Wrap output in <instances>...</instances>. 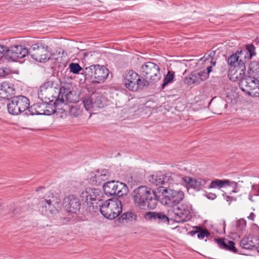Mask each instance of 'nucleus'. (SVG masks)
I'll use <instances>...</instances> for the list:
<instances>
[{"label": "nucleus", "mask_w": 259, "mask_h": 259, "mask_svg": "<svg viewBox=\"0 0 259 259\" xmlns=\"http://www.w3.org/2000/svg\"><path fill=\"white\" fill-rule=\"evenodd\" d=\"M52 82L48 81L40 87L38 93L40 100L57 104L63 103L65 101L72 102L71 98L72 92L69 89L64 87H56L53 85Z\"/></svg>", "instance_id": "1"}, {"label": "nucleus", "mask_w": 259, "mask_h": 259, "mask_svg": "<svg viewBox=\"0 0 259 259\" xmlns=\"http://www.w3.org/2000/svg\"><path fill=\"white\" fill-rule=\"evenodd\" d=\"M136 206L145 210L156 208L158 200L154 192L146 186H140L135 189L132 194Z\"/></svg>", "instance_id": "2"}, {"label": "nucleus", "mask_w": 259, "mask_h": 259, "mask_svg": "<svg viewBox=\"0 0 259 259\" xmlns=\"http://www.w3.org/2000/svg\"><path fill=\"white\" fill-rule=\"evenodd\" d=\"M80 197L87 203V211L90 213L98 212V208L104 202L103 193L99 189L88 188L83 191Z\"/></svg>", "instance_id": "3"}, {"label": "nucleus", "mask_w": 259, "mask_h": 259, "mask_svg": "<svg viewBox=\"0 0 259 259\" xmlns=\"http://www.w3.org/2000/svg\"><path fill=\"white\" fill-rule=\"evenodd\" d=\"M121 201L117 198H111L104 201L98 208V212L109 220H113L122 212Z\"/></svg>", "instance_id": "4"}, {"label": "nucleus", "mask_w": 259, "mask_h": 259, "mask_svg": "<svg viewBox=\"0 0 259 259\" xmlns=\"http://www.w3.org/2000/svg\"><path fill=\"white\" fill-rule=\"evenodd\" d=\"M85 79L93 83L103 82L109 75V70L104 66L93 65L83 70Z\"/></svg>", "instance_id": "5"}, {"label": "nucleus", "mask_w": 259, "mask_h": 259, "mask_svg": "<svg viewBox=\"0 0 259 259\" xmlns=\"http://www.w3.org/2000/svg\"><path fill=\"white\" fill-rule=\"evenodd\" d=\"M243 75L239 79V87L243 92L253 97H259V78L255 76H248L244 77Z\"/></svg>", "instance_id": "6"}, {"label": "nucleus", "mask_w": 259, "mask_h": 259, "mask_svg": "<svg viewBox=\"0 0 259 259\" xmlns=\"http://www.w3.org/2000/svg\"><path fill=\"white\" fill-rule=\"evenodd\" d=\"M247 52L245 51H237L235 54L231 55L228 59V63L231 66L236 68L233 73L234 78H240L245 74L246 67L245 63L241 60L242 56L245 59Z\"/></svg>", "instance_id": "7"}, {"label": "nucleus", "mask_w": 259, "mask_h": 259, "mask_svg": "<svg viewBox=\"0 0 259 259\" xmlns=\"http://www.w3.org/2000/svg\"><path fill=\"white\" fill-rule=\"evenodd\" d=\"M30 105L29 100L25 96H14L11 98V102L7 104L9 113L16 115L24 111Z\"/></svg>", "instance_id": "8"}, {"label": "nucleus", "mask_w": 259, "mask_h": 259, "mask_svg": "<svg viewBox=\"0 0 259 259\" xmlns=\"http://www.w3.org/2000/svg\"><path fill=\"white\" fill-rule=\"evenodd\" d=\"M28 54L36 61L45 62L51 58L49 47L42 43H37L32 45L29 49Z\"/></svg>", "instance_id": "9"}, {"label": "nucleus", "mask_w": 259, "mask_h": 259, "mask_svg": "<svg viewBox=\"0 0 259 259\" xmlns=\"http://www.w3.org/2000/svg\"><path fill=\"white\" fill-rule=\"evenodd\" d=\"M174 220L178 223L187 222L192 218V205L188 203H184L172 208Z\"/></svg>", "instance_id": "10"}, {"label": "nucleus", "mask_w": 259, "mask_h": 259, "mask_svg": "<svg viewBox=\"0 0 259 259\" xmlns=\"http://www.w3.org/2000/svg\"><path fill=\"white\" fill-rule=\"evenodd\" d=\"M168 187L162 186L159 188V192L164 196L165 203L174 206L180 204L184 198V194L182 191H175Z\"/></svg>", "instance_id": "11"}, {"label": "nucleus", "mask_w": 259, "mask_h": 259, "mask_svg": "<svg viewBox=\"0 0 259 259\" xmlns=\"http://www.w3.org/2000/svg\"><path fill=\"white\" fill-rule=\"evenodd\" d=\"M160 68L156 64L148 62L141 67V74L146 79L149 78L152 82H157L160 78Z\"/></svg>", "instance_id": "12"}, {"label": "nucleus", "mask_w": 259, "mask_h": 259, "mask_svg": "<svg viewBox=\"0 0 259 259\" xmlns=\"http://www.w3.org/2000/svg\"><path fill=\"white\" fill-rule=\"evenodd\" d=\"M60 204V201H58L54 197L51 199H43L39 203V208L42 214L52 217L58 213L57 207Z\"/></svg>", "instance_id": "13"}, {"label": "nucleus", "mask_w": 259, "mask_h": 259, "mask_svg": "<svg viewBox=\"0 0 259 259\" xmlns=\"http://www.w3.org/2000/svg\"><path fill=\"white\" fill-rule=\"evenodd\" d=\"M28 53L29 50L22 45L13 46L9 48L6 47V59L8 61H16L26 56Z\"/></svg>", "instance_id": "14"}, {"label": "nucleus", "mask_w": 259, "mask_h": 259, "mask_svg": "<svg viewBox=\"0 0 259 259\" xmlns=\"http://www.w3.org/2000/svg\"><path fill=\"white\" fill-rule=\"evenodd\" d=\"M83 103L87 110L94 108H103L104 103L102 95L101 93H93L90 97L83 99Z\"/></svg>", "instance_id": "15"}, {"label": "nucleus", "mask_w": 259, "mask_h": 259, "mask_svg": "<svg viewBox=\"0 0 259 259\" xmlns=\"http://www.w3.org/2000/svg\"><path fill=\"white\" fill-rule=\"evenodd\" d=\"M149 182L156 186L163 185L164 187L170 186L174 182V179L169 174H164L159 172L150 176L149 178Z\"/></svg>", "instance_id": "16"}, {"label": "nucleus", "mask_w": 259, "mask_h": 259, "mask_svg": "<svg viewBox=\"0 0 259 259\" xmlns=\"http://www.w3.org/2000/svg\"><path fill=\"white\" fill-rule=\"evenodd\" d=\"M208 78L207 73H205V70H195L191 73L189 76L185 77L184 81L186 84L190 85L194 84L198 85L204 80Z\"/></svg>", "instance_id": "17"}, {"label": "nucleus", "mask_w": 259, "mask_h": 259, "mask_svg": "<svg viewBox=\"0 0 259 259\" xmlns=\"http://www.w3.org/2000/svg\"><path fill=\"white\" fill-rule=\"evenodd\" d=\"M41 102H38L35 104V107H37V111L39 115H50L56 112V107L59 105L56 103H52L47 101L40 100Z\"/></svg>", "instance_id": "18"}, {"label": "nucleus", "mask_w": 259, "mask_h": 259, "mask_svg": "<svg viewBox=\"0 0 259 259\" xmlns=\"http://www.w3.org/2000/svg\"><path fill=\"white\" fill-rule=\"evenodd\" d=\"M63 203L66 210L73 213H76L79 210L81 205L79 199L72 195L65 198Z\"/></svg>", "instance_id": "19"}, {"label": "nucleus", "mask_w": 259, "mask_h": 259, "mask_svg": "<svg viewBox=\"0 0 259 259\" xmlns=\"http://www.w3.org/2000/svg\"><path fill=\"white\" fill-rule=\"evenodd\" d=\"M240 246L245 249H252L255 248L258 250L259 248V237L252 236L243 237L240 242Z\"/></svg>", "instance_id": "20"}, {"label": "nucleus", "mask_w": 259, "mask_h": 259, "mask_svg": "<svg viewBox=\"0 0 259 259\" xmlns=\"http://www.w3.org/2000/svg\"><path fill=\"white\" fill-rule=\"evenodd\" d=\"M139 74L133 70H129L125 74L124 82L125 87L130 91H134Z\"/></svg>", "instance_id": "21"}, {"label": "nucleus", "mask_w": 259, "mask_h": 259, "mask_svg": "<svg viewBox=\"0 0 259 259\" xmlns=\"http://www.w3.org/2000/svg\"><path fill=\"white\" fill-rule=\"evenodd\" d=\"M15 89L13 85L7 82H3L0 84V98L3 99H11L12 96L15 94Z\"/></svg>", "instance_id": "22"}, {"label": "nucleus", "mask_w": 259, "mask_h": 259, "mask_svg": "<svg viewBox=\"0 0 259 259\" xmlns=\"http://www.w3.org/2000/svg\"><path fill=\"white\" fill-rule=\"evenodd\" d=\"M214 241L221 249L228 250L234 253L237 252V249L235 246V243L233 241L229 240L225 238H214Z\"/></svg>", "instance_id": "23"}, {"label": "nucleus", "mask_w": 259, "mask_h": 259, "mask_svg": "<svg viewBox=\"0 0 259 259\" xmlns=\"http://www.w3.org/2000/svg\"><path fill=\"white\" fill-rule=\"evenodd\" d=\"M231 183L233 185L234 187V189L232 191V192L233 193L237 192L238 191L237 188V183L234 182H231L228 180L215 179L211 181L208 186V188L213 189L218 188L220 189L226 185H230Z\"/></svg>", "instance_id": "24"}, {"label": "nucleus", "mask_w": 259, "mask_h": 259, "mask_svg": "<svg viewBox=\"0 0 259 259\" xmlns=\"http://www.w3.org/2000/svg\"><path fill=\"white\" fill-rule=\"evenodd\" d=\"M110 177V172L106 169L97 170L91 180L93 184L100 185L103 182L107 180Z\"/></svg>", "instance_id": "25"}, {"label": "nucleus", "mask_w": 259, "mask_h": 259, "mask_svg": "<svg viewBox=\"0 0 259 259\" xmlns=\"http://www.w3.org/2000/svg\"><path fill=\"white\" fill-rule=\"evenodd\" d=\"M118 181H109L103 186V188L105 194L107 196L114 195L116 192L117 184Z\"/></svg>", "instance_id": "26"}, {"label": "nucleus", "mask_w": 259, "mask_h": 259, "mask_svg": "<svg viewBox=\"0 0 259 259\" xmlns=\"http://www.w3.org/2000/svg\"><path fill=\"white\" fill-rule=\"evenodd\" d=\"M116 191V192L114 195H116L120 197L123 195H125L128 193V188L124 183L118 181Z\"/></svg>", "instance_id": "27"}, {"label": "nucleus", "mask_w": 259, "mask_h": 259, "mask_svg": "<svg viewBox=\"0 0 259 259\" xmlns=\"http://www.w3.org/2000/svg\"><path fill=\"white\" fill-rule=\"evenodd\" d=\"M249 73L259 78V61L251 62L249 66Z\"/></svg>", "instance_id": "28"}, {"label": "nucleus", "mask_w": 259, "mask_h": 259, "mask_svg": "<svg viewBox=\"0 0 259 259\" xmlns=\"http://www.w3.org/2000/svg\"><path fill=\"white\" fill-rule=\"evenodd\" d=\"M142 77L138 76L137 80V83H136V88L134 89V92L137 91L138 90H143L145 87H148L149 85V82Z\"/></svg>", "instance_id": "29"}, {"label": "nucleus", "mask_w": 259, "mask_h": 259, "mask_svg": "<svg viewBox=\"0 0 259 259\" xmlns=\"http://www.w3.org/2000/svg\"><path fill=\"white\" fill-rule=\"evenodd\" d=\"M183 181L188 184L191 188L199 190V179H193L190 177L185 176L182 178Z\"/></svg>", "instance_id": "30"}, {"label": "nucleus", "mask_w": 259, "mask_h": 259, "mask_svg": "<svg viewBox=\"0 0 259 259\" xmlns=\"http://www.w3.org/2000/svg\"><path fill=\"white\" fill-rule=\"evenodd\" d=\"M193 229H198L197 237L200 239H203L205 237H208L210 236L209 232L206 229H203L201 226L193 227Z\"/></svg>", "instance_id": "31"}, {"label": "nucleus", "mask_w": 259, "mask_h": 259, "mask_svg": "<svg viewBox=\"0 0 259 259\" xmlns=\"http://www.w3.org/2000/svg\"><path fill=\"white\" fill-rule=\"evenodd\" d=\"M174 77L175 72L168 71L163 79V82L161 86L162 88L164 89L168 83L172 82L174 80Z\"/></svg>", "instance_id": "32"}, {"label": "nucleus", "mask_w": 259, "mask_h": 259, "mask_svg": "<svg viewBox=\"0 0 259 259\" xmlns=\"http://www.w3.org/2000/svg\"><path fill=\"white\" fill-rule=\"evenodd\" d=\"M121 217L123 220H128L129 221H136L137 219V215L136 212L133 211H127L123 213Z\"/></svg>", "instance_id": "33"}, {"label": "nucleus", "mask_w": 259, "mask_h": 259, "mask_svg": "<svg viewBox=\"0 0 259 259\" xmlns=\"http://www.w3.org/2000/svg\"><path fill=\"white\" fill-rule=\"evenodd\" d=\"M158 220L160 223H167L169 222L168 218L164 213L161 212H156L155 215V220Z\"/></svg>", "instance_id": "34"}, {"label": "nucleus", "mask_w": 259, "mask_h": 259, "mask_svg": "<svg viewBox=\"0 0 259 259\" xmlns=\"http://www.w3.org/2000/svg\"><path fill=\"white\" fill-rule=\"evenodd\" d=\"M70 71L74 74H78L82 68L78 63H71L69 65Z\"/></svg>", "instance_id": "35"}, {"label": "nucleus", "mask_w": 259, "mask_h": 259, "mask_svg": "<svg viewBox=\"0 0 259 259\" xmlns=\"http://www.w3.org/2000/svg\"><path fill=\"white\" fill-rule=\"evenodd\" d=\"M246 49L249 53V56L248 57V59H251L252 57L255 55V47L253 44H248L246 46Z\"/></svg>", "instance_id": "36"}, {"label": "nucleus", "mask_w": 259, "mask_h": 259, "mask_svg": "<svg viewBox=\"0 0 259 259\" xmlns=\"http://www.w3.org/2000/svg\"><path fill=\"white\" fill-rule=\"evenodd\" d=\"M246 222L243 219H241L237 221L236 228L238 231H242L246 227Z\"/></svg>", "instance_id": "37"}, {"label": "nucleus", "mask_w": 259, "mask_h": 259, "mask_svg": "<svg viewBox=\"0 0 259 259\" xmlns=\"http://www.w3.org/2000/svg\"><path fill=\"white\" fill-rule=\"evenodd\" d=\"M34 106H35V104H34L33 105H32L31 106H29V107L26 110L27 111L25 112V114L27 115H39V113H38L36 112L38 111L37 109V107H34Z\"/></svg>", "instance_id": "38"}, {"label": "nucleus", "mask_w": 259, "mask_h": 259, "mask_svg": "<svg viewBox=\"0 0 259 259\" xmlns=\"http://www.w3.org/2000/svg\"><path fill=\"white\" fill-rule=\"evenodd\" d=\"M156 212H146L144 214V218L146 220H155Z\"/></svg>", "instance_id": "39"}, {"label": "nucleus", "mask_w": 259, "mask_h": 259, "mask_svg": "<svg viewBox=\"0 0 259 259\" xmlns=\"http://www.w3.org/2000/svg\"><path fill=\"white\" fill-rule=\"evenodd\" d=\"M69 113L71 115L76 117L79 113V110L77 106H70Z\"/></svg>", "instance_id": "40"}, {"label": "nucleus", "mask_w": 259, "mask_h": 259, "mask_svg": "<svg viewBox=\"0 0 259 259\" xmlns=\"http://www.w3.org/2000/svg\"><path fill=\"white\" fill-rule=\"evenodd\" d=\"M21 208L18 206H14L11 210V217H14L20 214Z\"/></svg>", "instance_id": "41"}, {"label": "nucleus", "mask_w": 259, "mask_h": 259, "mask_svg": "<svg viewBox=\"0 0 259 259\" xmlns=\"http://www.w3.org/2000/svg\"><path fill=\"white\" fill-rule=\"evenodd\" d=\"M209 180L199 179V190L206 187V185Z\"/></svg>", "instance_id": "42"}, {"label": "nucleus", "mask_w": 259, "mask_h": 259, "mask_svg": "<svg viewBox=\"0 0 259 259\" xmlns=\"http://www.w3.org/2000/svg\"><path fill=\"white\" fill-rule=\"evenodd\" d=\"M206 196L208 199L211 200H214L217 197V195L215 194L212 193H208L206 195Z\"/></svg>", "instance_id": "43"}, {"label": "nucleus", "mask_w": 259, "mask_h": 259, "mask_svg": "<svg viewBox=\"0 0 259 259\" xmlns=\"http://www.w3.org/2000/svg\"><path fill=\"white\" fill-rule=\"evenodd\" d=\"M252 190L256 191V192L259 193V182L258 184H255L252 185Z\"/></svg>", "instance_id": "44"}, {"label": "nucleus", "mask_w": 259, "mask_h": 259, "mask_svg": "<svg viewBox=\"0 0 259 259\" xmlns=\"http://www.w3.org/2000/svg\"><path fill=\"white\" fill-rule=\"evenodd\" d=\"M7 74L6 70L2 67H0V76H5Z\"/></svg>", "instance_id": "45"}, {"label": "nucleus", "mask_w": 259, "mask_h": 259, "mask_svg": "<svg viewBox=\"0 0 259 259\" xmlns=\"http://www.w3.org/2000/svg\"><path fill=\"white\" fill-rule=\"evenodd\" d=\"M255 217V214L253 212H251V213H250V215L247 218L249 220H250L251 221H254Z\"/></svg>", "instance_id": "46"}, {"label": "nucleus", "mask_w": 259, "mask_h": 259, "mask_svg": "<svg viewBox=\"0 0 259 259\" xmlns=\"http://www.w3.org/2000/svg\"><path fill=\"white\" fill-rule=\"evenodd\" d=\"M212 71V66H208L206 68V71H205V73H207L208 77H209V74Z\"/></svg>", "instance_id": "47"}, {"label": "nucleus", "mask_w": 259, "mask_h": 259, "mask_svg": "<svg viewBox=\"0 0 259 259\" xmlns=\"http://www.w3.org/2000/svg\"><path fill=\"white\" fill-rule=\"evenodd\" d=\"M197 232H198V229H195V230H192V231L189 232V234L191 236H194L196 234H197Z\"/></svg>", "instance_id": "48"}, {"label": "nucleus", "mask_w": 259, "mask_h": 259, "mask_svg": "<svg viewBox=\"0 0 259 259\" xmlns=\"http://www.w3.org/2000/svg\"><path fill=\"white\" fill-rule=\"evenodd\" d=\"M230 200H235V199H233L232 197H231L230 196H227V201H229Z\"/></svg>", "instance_id": "49"}, {"label": "nucleus", "mask_w": 259, "mask_h": 259, "mask_svg": "<svg viewBox=\"0 0 259 259\" xmlns=\"http://www.w3.org/2000/svg\"><path fill=\"white\" fill-rule=\"evenodd\" d=\"M42 188H44V187H38V188L36 189V191H39V190H40L41 189H42Z\"/></svg>", "instance_id": "50"}, {"label": "nucleus", "mask_w": 259, "mask_h": 259, "mask_svg": "<svg viewBox=\"0 0 259 259\" xmlns=\"http://www.w3.org/2000/svg\"><path fill=\"white\" fill-rule=\"evenodd\" d=\"M249 199H250V200H252V197H251V196H250V197H249Z\"/></svg>", "instance_id": "51"}, {"label": "nucleus", "mask_w": 259, "mask_h": 259, "mask_svg": "<svg viewBox=\"0 0 259 259\" xmlns=\"http://www.w3.org/2000/svg\"><path fill=\"white\" fill-rule=\"evenodd\" d=\"M215 63V62H213V63H212V64H213L214 65Z\"/></svg>", "instance_id": "52"}, {"label": "nucleus", "mask_w": 259, "mask_h": 259, "mask_svg": "<svg viewBox=\"0 0 259 259\" xmlns=\"http://www.w3.org/2000/svg\"><path fill=\"white\" fill-rule=\"evenodd\" d=\"M257 252L259 253V247H258V249Z\"/></svg>", "instance_id": "53"}, {"label": "nucleus", "mask_w": 259, "mask_h": 259, "mask_svg": "<svg viewBox=\"0 0 259 259\" xmlns=\"http://www.w3.org/2000/svg\"><path fill=\"white\" fill-rule=\"evenodd\" d=\"M213 19H214V17H212L211 20H213Z\"/></svg>", "instance_id": "54"}, {"label": "nucleus", "mask_w": 259, "mask_h": 259, "mask_svg": "<svg viewBox=\"0 0 259 259\" xmlns=\"http://www.w3.org/2000/svg\"><path fill=\"white\" fill-rule=\"evenodd\" d=\"M1 206V203H0V207Z\"/></svg>", "instance_id": "55"}]
</instances>
